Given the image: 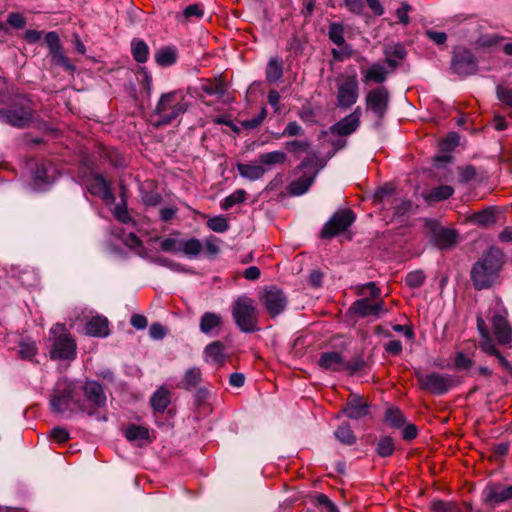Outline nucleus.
<instances>
[{"mask_svg":"<svg viewBox=\"0 0 512 512\" xmlns=\"http://www.w3.org/2000/svg\"><path fill=\"white\" fill-rule=\"evenodd\" d=\"M358 294L362 296L369 295L370 299H379L381 290L375 282H368L359 287Z\"/></svg>","mask_w":512,"mask_h":512,"instance_id":"nucleus-59","label":"nucleus"},{"mask_svg":"<svg viewBox=\"0 0 512 512\" xmlns=\"http://www.w3.org/2000/svg\"><path fill=\"white\" fill-rule=\"evenodd\" d=\"M283 76V61L279 57H272L269 59L265 77L269 84L277 83Z\"/></svg>","mask_w":512,"mask_h":512,"instance_id":"nucleus-30","label":"nucleus"},{"mask_svg":"<svg viewBox=\"0 0 512 512\" xmlns=\"http://www.w3.org/2000/svg\"><path fill=\"white\" fill-rule=\"evenodd\" d=\"M53 167L49 162H41L36 165L33 172V180L36 186L43 187L51 185L54 182V177L51 174Z\"/></svg>","mask_w":512,"mask_h":512,"instance_id":"nucleus-24","label":"nucleus"},{"mask_svg":"<svg viewBox=\"0 0 512 512\" xmlns=\"http://www.w3.org/2000/svg\"><path fill=\"white\" fill-rule=\"evenodd\" d=\"M225 345L221 341H213L206 345L204 353L211 358L216 364H223L225 361L224 355Z\"/></svg>","mask_w":512,"mask_h":512,"instance_id":"nucleus-37","label":"nucleus"},{"mask_svg":"<svg viewBox=\"0 0 512 512\" xmlns=\"http://www.w3.org/2000/svg\"><path fill=\"white\" fill-rule=\"evenodd\" d=\"M459 181L466 184L473 180L476 176V169L473 165H467L465 167H458Z\"/></svg>","mask_w":512,"mask_h":512,"instance_id":"nucleus-63","label":"nucleus"},{"mask_svg":"<svg viewBox=\"0 0 512 512\" xmlns=\"http://www.w3.org/2000/svg\"><path fill=\"white\" fill-rule=\"evenodd\" d=\"M454 194V188L450 185H440L430 190L426 199L430 202H439L450 198Z\"/></svg>","mask_w":512,"mask_h":512,"instance_id":"nucleus-43","label":"nucleus"},{"mask_svg":"<svg viewBox=\"0 0 512 512\" xmlns=\"http://www.w3.org/2000/svg\"><path fill=\"white\" fill-rule=\"evenodd\" d=\"M109 321L105 316L92 317L85 325V333L89 336L104 338L109 335Z\"/></svg>","mask_w":512,"mask_h":512,"instance_id":"nucleus-23","label":"nucleus"},{"mask_svg":"<svg viewBox=\"0 0 512 512\" xmlns=\"http://www.w3.org/2000/svg\"><path fill=\"white\" fill-rule=\"evenodd\" d=\"M7 23L15 29H23L26 25V18L19 12H11L7 17Z\"/></svg>","mask_w":512,"mask_h":512,"instance_id":"nucleus-64","label":"nucleus"},{"mask_svg":"<svg viewBox=\"0 0 512 512\" xmlns=\"http://www.w3.org/2000/svg\"><path fill=\"white\" fill-rule=\"evenodd\" d=\"M76 342L70 334H62L54 339L50 357L53 360H74L76 358Z\"/></svg>","mask_w":512,"mask_h":512,"instance_id":"nucleus-17","label":"nucleus"},{"mask_svg":"<svg viewBox=\"0 0 512 512\" xmlns=\"http://www.w3.org/2000/svg\"><path fill=\"white\" fill-rule=\"evenodd\" d=\"M37 354V346L34 341L23 340L19 344V355L22 359L32 360Z\"/></svg>","mask_w":512,"mask_h":512,"instance_id":"nucleus-54","label":"nucleus"},{"mask_svg":"<svg viewBox=\"0 0 512 512\" xmlns=\"http://www.w3.org/2000/svg\"><path fill=\"white\" fill-rule=\"evenodd\" d=\"M414 375L419 388L435 396H443L456 386V380L450 374H441L436 371L424 374L416 370Z\"/></svg>","mask_w":512,"mask_h":512,"instance_id":"nucleus-7","label":"nucleus"},{"mask_svg":"<svg viewBox=\"0 0 512 512\" xmlns=\"http://www.w3.org/2000/svg\"><path fill=\"white\" fill-rule=\"evenodd\" d=\"M371 405L359 394L351 393L341 412L352 420L362 419L370 414Z\"/></svg>","mask_w":512,"mask_h":512,"instance_id":"nucleus-18","label":"nucleus"},{"mask_svg":"<svg viewBox=\"0 0 512 512\" xmlns=\"http://www.w3.org/2000/svg\"><path fill=\"white\" fill-rule=\"evenodd\" d=\"M470 221L482 228L489 227L496 223L495 211L492 207H488L479 212H475L470 216Z\"/></svg>","mask_w":512,"mask_h":512,"instance_id":"nucleus-32","label":"nucleus"},{"mask_svg":"<svg viewBox=\"0 0 512 512\" xmlns=\"http://www.w3.org/2000/svg\"><path fill=\"white\" fill-rule=\"evenodd\" d=\"M460 137L456 132H449L447 136L439 143V149L442 153H450L459 145Z\"/></svg>","mask_w":512,"mask_h":512,"instance_id":"nucleus-49","label":"nucleus"},{"mask_svg":"<svg viewBox=\"0 0 512 512\" xmlns=\"http://www.w3.org/2000/svg\"><path fill=\"white\" fill-rule=\"evenodd\" d=\"M385 421L395 429H401L406 424V418L397 407H390L385 412Z\"/></svg>","mask_w":512,"mask_h":512,"instance_id":"nucleus-42","label":"nucleus"},{"mask_svg":"<svg viewBox=\"0 0 512 512\" xmlns=\"http://www.w3.org/2000/svg\"><path fill=\"white\" fill-rule=\"evenodd\" d=\"M36 116L35 102L28 94H16L0 107V122L13 128L30 127Z\"/></svg>","mask_w":512,"mask_h":512,"instance_id":"nucleus-1","label":"nucleus"},{"mask_svg":"<svg viewBox=\"0 0 512 512\" xmlns=\"http://www.w3.org/2000/svg\"><path fill=\"white\" fill-rule=\"evenodd\" d=\"M231 314L236 326L243 333L259 330L258 312L254 300L246 295L239 296L231 305Z\"/></svg>","mask_w":512,"mask_h":512,"instance_id":"nucleus-6","label":"nucleus"},{"mask_svg":"<svg viewBox=\"0 0 512 512\" xmlns=\"http://www.w3.org/2000/svg\"><path fill=\"white\" fill-rule=\"evenodd\" d=\"M150 261L159 266L169 268L170 270H172L174 272H181L184 270L182 264L177 263V262H175L169 258H166V257H162V256L151 257Z\"/></svg>","mask_w":512,"mask_h":512,"instance_id":"nucleus-56","label":"nucleus"},{"mask_svg":"<svg viewBox=\"0 0 512 512\" xmlns=\"http://www.w3.org/2000/svg\"><path fill=\"white\" fill-rule=\"evenodd\" d=\"M304 134H305V130L296 121L289 122L286 125L283 132H281L282 136H287V137L303 136Z\"/></svg>","mask_w":512,"mask_h":512,"instance_id":"nucleus-62","label":"nucleus"},{"mask_svg":"<svg viewBox=\"0 0 512 512\" xmlns=\"http://www.w3.org/2000/svg\"><path fill=\"white\" fill-rule=\"evenodd\" d=\"M367 367V362L364 360L362 354L356 355L351 361L344 360V369L350 375H354Z\"/></svg>","mask_w":512,"mask_h":512,"instance_id":"nucleus-51","label":"nucleus"},{"mask_svg":"<svg viewBox=\"0 0 512 512\" xmlns=\"http://www.w3.org/2000/svg\"><path fill=\"white\" fill-rule=\"evenodd\" d=\"M267 110L266 107H262L257 116L252 119H246L240 122L241 126L246 130H252L257 128L266 118Z\"/></svg>","mask_w":512,"mask_h":512,"instance_id":"nucleus-58","label":"nucleus"},{"mask_svg":"<svg viewBox=\"0 0 512 512\" xmlns=\"http://www.w3.org/2000/svg\"><path fill=\"white\" fill-rule=\"evenodd\" d=\"M261 301L272 318L280 315L286 309L288 303L284 292L276 286L267 288L261 297Z\"/></svg>","mask_w":512,"mask_h":512,"instance_id":"nucleus-14","label":"nucleus"},{"mask_svg":"<svg viewBox=\"0 0 512 512\" xmlns=\"http://www.w3.org/2000/svg\"><path fill=\"white\" fill-rule=\"evenodd\" d=\"M473 364H474V361L471 358H469L468 356H466L464 354V352H462V351L456 352L455 359H454V366L457 370H459V371L468 370L473 366Z\"/></svg>","mask_w":512,"mask_h":512,"instance_id":"nucleus-60","label":"nucleus"},{"mask_svg":"<svg viewBox=\"0 0 512 512\" xmlns=\"http://www.w3.org/2000/svg\"><path fill=\"white\" fill-rule=\"evenodd\" d=\"M350 311L361 318L374 316V307L369 297H363L356 300L350 307Z\"/></svg>","mask_w":512,"mask_h":512,"instance_id":"nucleus-38","label":"nucleus"},{"mask_svg":"<svg viewBox=\"0 0 512 512\" xmlns=\"http://www.w3.org/2000/svg\"><path fill=\"white\" fill-rule=\"evenodd\" d=\"M201 90L209 96L223 98L228 90V83L222 75L212 79H204Z\"/></svg>","mask_w":512,"mask_h":512,"instance_id":"nucleus-21","label":"nucleus"},{"mask_svg":"<svg viewBox=\"0 0 512 512\" xmlns=\"http://www.w3.org/2000/svg\"><path fill=\"white\" fill-rule=\"evenodd\" d=\"M318 171H315L312 175L307 176L306 174L300 176L298 179L292 181L289 184V193L292 196H301L305 194L316 180Z\"/></svg>","mask_w":512,"mask_h":512,"instance_id":"nucleus-26","label":"nucleus"},{"mask_svg":"<svg viewBox=\"0 0 512 512\" xmlns=\"http://www.w3.org/2000/svg\"><path fill=\"white\" fill-rule=\"evenodd\" d=\"M246 191L244 189H237L232 194L226 196L220 203L223 210H229L236 204L243 203L246 200Z\"/></svg>","mask_w":512,"mask_h":512,"instance_id":"nucleus-45","label":"nucleus"},{"mask_svg":"<svg viewBox=\"0 0 512 512\" xmlns=\"http://www.w3.org/2000/svg\"><path fill=\"white\" fill-rule=\"evenodd\" d=\"M387 75L388 71L383 65L379 63H374L366 70L363 77V82H375L378 84H382L386 81Z\"/></svg>","mask_w":512,"mask_h":512,"instance_id":"nucleus-33","label":"nucleus"},{"mask_svg":"<svg viewBox=\"0 0 512 512\" xmlns=\"http://www.w3.org/2000/svg\"><path fill=\"white\" fill-rule=\"evenodd\" d=\"M496 96L499 101L512 108V89L503 85L496 87Z\"/></svg>","mask_w":512,"mask_h":512,"instance_id":"nucleus-61","label":"nucleus"},{"mask_svg":"<svg viewBox=\"0 0 512 512\" xmlns=\"http://www.w3.org/2000/svg\"><path fill=\"white\" fill-rule=\"evenodd\" d=\"M344 25L340 22H331L328 27V37L335 45H343L344 38Z\"/></svg>","mask_w":512,"mask_h":512,"instance_id":"nucleus-47","label":"nucleus"},{"mask_svg":"<svg viewBox=\"0 0 512 512\" xmlns=\"http://www.w3.org/2000/svg\"><path fill=\"white\" fill-rule=\"evenodd\" d=\"M99 155L102 159L108 161L114 168L125 166L123 155L115 148L103 147L100 149Z\"/></svg>","mask_w":512,"mask_h":512,"instance_id":"nucleus-39","label":"nucleus"},{"mask_svg":"<svg viewBox=\"0 0 512 512\" xmlns=\"http://www.w3.org/2000/svg\"><path fill=\"white\" fill-rule=\"evenodd\" d=\"M359 97V83L356 75L347 76L339 85L337 93V106L348 109L353 106Z\"/></svg>","mask_w":512,"mask_h":512,"instance_id":"nucleus-15","label":"nucleus"},{"mask_svg":"<svg viewBox=\"0 0 512 512\" xmlns=\"http://www.w3.org/2000/svg\"><path fill=\"white\" fill-rule=\"evenodd\" d=\"M356 214L351 209L336 211L323 225L320 231V238L330 240L348 230L355 222Z\"/></svg>","mask_w":512,"mask_h":512,"instance_id":"nucleus-8","label":"nucleus"},{"mask_svg":"<svg viewBox=\"0 0 512 512\" xmlns=\"http://www.w3.org/2000/svg\"><path fill=\"white\" fill-rule=\"evenodd\" d=\"M222 325V317L215 312H205L199 322V329L205 335L216 336Z\"/></svg>","mask_w":512,"mask_h":512,"instance_id":"nucleus-22","label":"nucleus"},{"mask_svg":"<svg viewBox=\"0 0 512 512\" xmlns=\"http://www.w3.org/2000/svg\"><path fill=\"white\" fill-rule=\"evenodd\" d=\"M284 148L294 155L298 153H309L311 143L307 140H291L284 143Z\"/></svg>","mask_w":512,"mask_h":512,"instance_id":"nucleus-48","label":"nucleus"},{"mask_svg":"<svg viewBox=\"0 0 512 512\" xmlns=\"http://www.w3.org/2000/svg\"><path fill=\"white\" fill-rule=\"evenodd\" d=\"M207 227L216 232L224 233L229 229V221L223 215L215 216L207 221Z\"/></svg>","mask_w":512,"mask_h":512,"instance_id":"nucleus-52","label":"nucleus"},{"mask_svg":"<svg viewBox=\"0 0 512 512\" xmlns=\"http://www.w3.org/2000/svg\"><path fill=\"white\" fill-rule=\"evenodd\" d=\"M188 109V103L180 91H170L163 93L153 111L159 116L157 122L154 123L155 128L170 125L174 120L178 119Z\"/></svg>","mask_w":512,"mask_h":512,"instance_id":"nucleus-4","label":"nucleus"},{"mask_svg":"<svg viewBox=\"0 0 512 512\" xmlns=\"http://www.w3.org/2000/svg\"><path fill=\"white\" fill-rule=\"evenodd\" d=\"M500 249L491 247L473 264L470 278L476 290L492 287L504 263Z\"/></svg>","mask_w":512,"mask_h":512,"instance_id":"nucleus-2","label":"nucleus"},{"mask_svg":"<svg viewBox=\"0 0 512 512\" xmlns=\"http://www.w3.org/2000/svg\"><path fill=\"white\" fill-rule=\"evenodd\" d=\"M395 451L394 440L389 435H381L376 443L375 452L381 458H388Z\"/></svg>","mask_w":512,"mask_h":512,"instance_id":"nucleus-36","label":"nucleus"},{"mask_svg":"<svg viewBox=\"0 0 512 512\" xmlns=\"http://www.w3.org/2000/svg\"><path fill=\"white\" fill-rule=\"evenodd\" d=\"M154 57L160 67H170L177 63L178 49L172 45L163 46L156 51Z\"/></svg>","mask_w":512,"mask_h":512,"instance_id":"nucleus-25","label":"nucleus"},{"mask_svg":"<svg viewBox=\"0 0 512 512\" xmlns=\"http://www.w3.org/2000/svg\"><path fill=\"white\" fill-rule=\"evenodd\" d=\"M77 382H73L68 378L59 380L50 396V410L54 414L65 415L66 418H70L73 414V410L70 408V404L78 399L77 396Z\"/></svg>","mask_w":512,"mask_h":512,"instance_id":"nucleus-5","label":"nucleus"},{"mask_svg":"<svg viewBox=\"0 0 512 512\" xmlns=\"http://www.w3.org/2000/svg\"><path fill=\"white\" fill-rule=\"evenodd\" d=\"M427 225L429 226L431 233L430 241L438 249H449L457 243L458 234L456 230L441 227L435 221H428Z\"/></svg>","mask_w":512,"mask_h":512,"instance_id":"nucleus-16","label":"nucleus"},{"mask_svg":"<svg viewBox=\"0 0 512 512\" xmlns=\"http://www.w3.org/2000/svg\"><path fill=\"white\" fill-rule=\"evenodd\" d=\"M335 438L343 445L352 446L356 443L357 437L348 422H343L334 431Z\"/></svg>","mask_w":512,"mask_h":512,"instance_id":"nucleus-35","label":"nucleus"},{"mask_svg":"<svg viewBox=\"0 0 512 512\" xmlns=\"http://www.w3.org/2000/svg\"><path fill=\"white\" fill-rule=\"evenodd\" d=\"M156 240H160L161 251L166 252V253H173V254H177L180 252L181 240L174 239L171 237H167L164 239L157 237Z\"/></svg>","mask_w":512,"mask_h":512,"instance_id":"nucleus-55","label":"nucleus"},{"mask_svg":"<svg viewBox=\"0 0 512 512\" xmlns=\"http://www.w3.org/2000/svg\"><path fill=\"white\" fill-rule=\"evenodd\" d=\"M359 125L355 123L350 117L345 116L335 124L329 127L328 132L333 135H338L340 137H345L353 134Z\"/></svg>","mask_w":512,"mask_h":512,"instance_id":"nucleus-28","label":"nucleus"},{"mask_svg":"<svg viewBox=\"0 0 512 512\" xmlns=\"http://www.w3.org/2000/svg\"><path fill=\"white\" fill-rule=\"evenodd\" d=\"M287 160V155L281 150H275L268 153H262L258 156V162L264 166H272L276 164H283Z\"/></svg>","mask_w":512,"mask_h":512,"instance_id":"nucleus-41","label":"nucleus"},{"mask_svg":"<svg viewBox=\"0 0 512 512\" xmlns=\"http://www.w3.org/2000/svg\"><path fill=\"white\" fill-rule=\"evenodd\" d=\"M113 216L115 219H117L120 223L128 224L132 222V218L128 212V204L127 200L120 201L117 203L113 210Z\"/></svg>","mask_w":512,"mask_h":512,"instance_id":"nucleus-50","label":"nucleus"},{"mask_svg":"<svg viewBox=\"0 0 512 512\" xmlns=\"http://www.w3.org/2000/svg\"><path fill=\"white\" fill-rule=\"evenodd\" d=\"M512 499V485L490 481L481 492L482 503L491 508Z\"/></svg>","mask_w":512,"mask_h":512,"instance_id":"nucleus-13","label":"nucleus"},{"mask_svg":"<svg viewBox=\"0 0 512 512\" xmlns=\"http://www.w3.org/2000/svg\"><path fill=\"white\" fill-rule=\"evenodd\" d=\"M202 250L203 244L197 238H190L186 241L181 240L180 252H183L188 258L199 256Z\"/></svg>","mask_w":512,"mask_h":512,"instance_id":"nucleus-40","label":"nucleus"},{"mask_svg":"<svg viewBox=\"0 0 512 512\" xmlns=\"http://www.w3.org/2000/svg\"><path fill=\"white\" fill-rule=\"evenodd\" d=\"M125 437L128 441L147 440L149 431L143 426L130 424L125 431Z\"/></svg>","mask_w":512,"mask_h":512,"instance_id":"nucleus-46","label":"nucleus"},{"mask_svg":"<svg viewBox=\"0 0 512 512\" xmlns=\"http://www.w3.org/2000/svg\"><path fill=\"white\" fill-rule=\"evenodd\" d=\"M77 387V394L81 392L82 395L75 400L77 409L97 420L106 421V417L100 416V409L104 408L107 403L103 386L95 380L87 379L82 383H77Z\"/></svg>","mask_w":512,"mask_h":512,"instance_id":"nucleus-3","label":"nucleus"},{"mask_svg":"<svg viewBox=\"0 0 512 512\" xmlns=\"http://www.w3.org/2000/svg\"><path fill=\"white\" fill-rule=\"evenodd\" d=\"M492 328L499 344L508 345L512 342V327L506 316L495 314L492 318Z\"/></svg>","mask_w":512,"mask_h":512,"instance_id":"nucleus-19","label":"nucleus"},{"mask_svg":"<svg viewBox=\"0 0 512 512\" xmlns=\"http://www.w3.org/2000/svg\"><path fill=\"white\" fill-rule=\"evenodd\" d=\"M202 372L198 367H192L186 370L183 378L178 384V388L186 391H192L200 386L202 382Z\"/></svg>","mask_w":512,"mask_h":512,"instance_id":"nucleus-27","label":"nucleus"},{"mask_svg":"<svg viewBox=\"0 0 512 512\" xmlns=\"http://www.w3.org/2000/svg\"><path fill=\"white\" fill-rule=\"evenodd\" d=\"M390 95L385 86L371 89L365 96L366 110L373 113L379 124L389 109Z\"/></svg>","mask_w":512,"mask_h":512,"instance_id":"nucleus-10","label":"nucleus"},{"mask_svg":"<svg viewBox=\"0 0 512 512\" xmlns=\"http://www.w3.org/2000/svg\"><path fill=\"white\" fill-rule=\"evenodd\" d=\"M44 42L49 49V57L55 66L62 67L69 73H74L76 67L71 63L70 59L65 55L60 37L56 31H50L45 34Z\"/></svg>","mask_w":512,"mask_h":512,"instance_id":"nucleus-12","label":"nucleus"},{"mask_svg":"<svg viewBox=\"0 0 512 512\" xmlns=\"http://www.w3.org/2000/svg\"><path fill=\"white\" fill-rule=\"evenodd\" d=\"M426 276L422 270L409 272L405 277V284L411 289L419 288L423 285Z\"/></svg>","mask_w":512,"mask_h":512,"instance_id":"nucleus-53","label":"nucleus"},{"mask_svg":"<svg viewBox=\"0 0 512 512\" xmlns=\"http://www.w3.org/2000/svg\"><path fill=\"white\" fill-rule=\"evenodd\" d=\"M319 367L332 372H340L344 369V357L338 351H326L320 353L317 361Z\"/></svg>","mask_w":512,"mask_h":512,"instance_id":"nucleus-20","label":"nucleus"},{"mask_svg":"<svg viewBox=\"0 0 512 512\" xmlns=\"http://www.w3.org/2000/svg\"><path fill=\"white\" fill-rule=\"evenodd\" d=\"M108 184L109 182L101 173H96L88 179L86 187L91 195L97 197Z\"/></svg>","mask_w":512,"mask_h":512,"instance_id":"nucleus-44","label":"nucleus"},{"mask_svg":"<svg viewBox=\"0 0 512 512\" xmlns=\"http://www.w3.org/2000/svg\"><path fill=\"white\" fill-rule=\"evenodd\" d=\"M142 202L146 206L155 207L163 201V197L156 191L140 190Z\"/></svg>","mask_w":512,"mask_h":512,"instance_id":"nucleus-57","label":"nucleus"},{"mask_svg":"<svg viewBox=\"0 0 512 512\" xmlns=\"http://www.w3.org/2000/svg\"><path fill=\"white\" fill-rule=\"evenodd\" d=\"M236 167L240 176L250 181L261 179L266 172V169L261 164H245L239 162Z\"/></svg>","mask_w":512,"mask_h":512,"instance_id":"nucleus-29","label":"nucleus"},{"mask_svg":"<svg viewBox=\"0 0 512 512\" xmlns=\"http://www.w3.org/2000/svg\"><path fill=\"white\" fill-rule=\"evenodd\" d=\"M171 402L169 391L165 388L157 389L150 398V403L155 412L163 413Z\"/></svg>","mask_w":512,"mask_h":512,"instance_id":"nucleus-31","label":"nucleus"},{"mask_svg":"<svg viewBox=\"0 0 512 512\" xmlns=\"http://www.w3.org/2000/svg\"><path fill=\"white\" fill-rule=\"evenodd\" d=\"M450 69L460 77L471 76L478 71V60L469 49L457 47L452 52Z\"/></svg>","mask_w":512,"mask_h":512,"instance_id":"nucleus-9","label":"nucleus"},{"mask_svg":"<svg viewBox=\"0 0 512 512\" xmlns=\"http://www.w3.org/2000/svg\"><path fill=\"white\" fill-rule=\"evenodd\" d=\"M44 42L49 49V57L55 66L62 67L69 73H74L76 67L71 63L70 59L65 55L60 37L56 31H50L45 34Z\"/></svg>","mask_w":512,"mask_h":512,"instance_id":"nucleus-11","label":"nucleus"},{"mask_svg":"<svg viewBox=\"0 0 512 512\" xmlns=\"http://www.w3.org/2000/svg\"><path fill=\"white\" fill-rule=\"evenodd\" d=\"M131 53L137 63H146L149 58V46L143 39L133 38L131 41Z\"/></svg>","mask_w":512,"mask_h":512,"instance_id":"nucleus-34","label":"nucleus"}]
</instances>
